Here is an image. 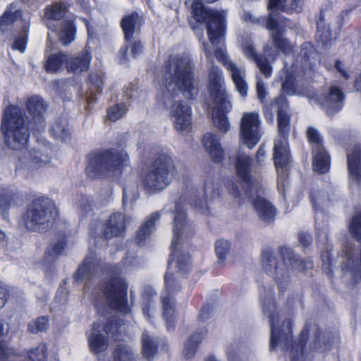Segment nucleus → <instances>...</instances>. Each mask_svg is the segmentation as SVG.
I'll list each match as a JSON object with an SVG mask.
<instances>
[{
  "label": "nucleus",
  "instance_id": "39448f33",
  "mask_svg": "<svg viewBox=\"0 0 361 361\" xmlns=\"http://www.w3.org/2000/svg\"><path fill=\"white\" fill-rule=\"evenodd\" d=\"M185 5L190 6L193 18L197 23L207 21V35L215 49L214 55L231 73L238 92L242 97H245L247 92V85L245 80V70L228 58L224 45L226 13L224 11L207 9L200 0H187Z\"/></svg>",
  "mask_w": 361,
  "mask_h": 361
},
{
  "label": "nucleus",
  "instance_id": "8fccbe9b",
  "mask_svg": "<svg viewBox=\"0 0 361 361\" xmlns=\"http://www.w3.org/2000/svg\"><path fill=\"white\" fill-rule=\"evenodd\" d=\"M126 111L127 109L125 104H115L109 108L107 112L108 118L112 121H116L126 114Z\"/></svg>",
  "mask_w": 361,
  "mask_h": 361
},
{
  "label": "nucleus",
  "instance_id": "4468645a",
  "mask_svg": "<svg viewBox=\"0 0 361 361\" xmlns=\"http://www.w3.org/2000/svg\"><path fill=\"white\" fill-rule=\"evenodd\" d=\"M240 140L249 148L255 146L262 137L261 121L256 112H245L240 121Z\"/></svg>",
  "mask_w": 361,
  "mask_h": 361
},
{
  "label": "nucleus",
  "instance_id": "bf43d9fd",
  "mask_svg": "<svg viewBox=\"0 0 361 361\" xmlns=\"http://www.w3.org/2000/svg\"><path fill=\"white\" fill-rule=\"evenodd\" d=\"M130 46L131 49L130 54L133 57L135 58L142 52L143 45L140 40H134L130 44Z\"/></svg>",
  "mask_w": 361,
  "mask_h": 361
},
{
  "label": "nucleus",
  "instance_id": "2eb2a0df",
  "mask_svg": "<svg viewBox=\"0 0 361 361\" xmlns=\"http://www.w3.org/2000/svg\"><path fill=\"white\" fill-rule=\"evenodd\" d=\"M49 157L43 154L40 151L34 150L29 153L26 158L20 159L16 166V173L25 178H29L34 175V171L49 164Z\"/></svg>",
  "mask_w": 361,
  "mask_h": 361
},
{
  "label": "nucleus",
  "instance_id": "09e8293b",
  "mask_svg": "<svg viewBox=\"0 0 361 361\" xmlns=\"http://www.w3.org/2000/svg\"><path fill=\"white\" fill-rule=\"evenodd\" d=\"M66 245V240L63 238L58 243L49 246L46 252V255L51 258H56L64 252Z\"/></svg>",
  "mask_w": 361,
  "mask_h": 361
},
{
  "label": "nucleus",
  "instance_id": "e433bc0d",
  "mask_svg": "<svg viewBox=\"0 0 361 361\" xmlns=\"http://www.w3.org/2000/svg\"><path fill=\"white\" fill-rule=\"evenodd\" d=\"M142 343L143 356L149 360H152L157 352V342L145 332L142 334Z\"/></svg>",
  "mask_w": 361,
  "mask_h": 361
},
{
  "label": "nucleus",
  "instance_id": "5fc2aeb1",
  "mask_svg": "<svg viewBox=\"0 0 361 361\" xmlns=\"http://www.w3.org/2000/svg\"><path fill=\"white\" fill-rule=\"evenodd\" d=\"M90 80L93 87L100 90L103 87V73L101 71L92 73L90 76Z\"/></svg>",
  "mask_w": 361,
  "mask_h": 361
},
{
  "label": "nucleus",
  "instance_id": "4be33fe9",
  "mask_svg": "<svg viewBox=\"0 0 361 361\" xmlns=\"http://www.w3.org/2000/svg\"><path fill=\"white\" fill-rule=\"evenodd\" d=\"M252 159L245 154H239L235 160V167L238 176L240 178L245 185L247 186L246 193H250L257 187L251 175V165Z\"/></svg>",
  "mask_w": 361,
  "mask_h": 361
},
{
  "label": "nucleus",
  "instance_id": "393cba45",
  "mask_svg": "<svg viewBox=\"0 0 361 361\" xmlns=\"http://www.w3.org/2000/svg\"><path fill=\"white\" fill-rule=\"evenodd\" d=\"M202 145L210 158L216 163L221 162L224 151L220 143V138L212 133H206L202 138Z\"/></svg>",
  "mask_w": 361,
  "mask_h": 361
},
{
  "label": "nucleus",
  "instance_id": "49530a36",
  "mask_svg": "<svg viewBox=\"0 0 361 361\" xmlns=\"http://www.w3.org/2000/svg\"><path fill=\"white\" fill-rule=\"evenodd\" d=\"M309 142L312 145V151L324 149L319 132L314 128H309L307 130Z\"/></svg>",
  "mask_w": 361,
  "mask_h": 361
},
{
  "label": "nucleus",
  "instance_id": "69168bd1",
  "mask_svg": "<svg viewBox=\"0 0 361 361\" xmlns=\"http://www.w3.org/2000/svg\"><path fill=\"white\" fill-rule=\"evenodd\" d=\"M298 239L300 243L304 247H307L312 243V237L308 233H300Z\"/></svg>",
  "mask_w": 361,
  "mask_h": 361
},
{
  "label": "nucleus",
  "instance_id": "473e14b6",
  "mask_svg": "<svg viewBox=\"0 0 361 361\" xmlns=\"http://www.w3.org/2000/svg\"><path fill=\"white\" fill-rule=\"evenodd\" d=\"M312 166L314 171L321 173L329 171L331 166L330 157L325 149L313 151Z\"/></svg>",
  "mask_w": 361,
  "mask_h": 361
},
{
  "label": "nucleus",
  "instance_id": "f704fd0d",
  "mask_svg": "<svg viewBox=\"0 0 361 361\" xmlns=\"http://www.w3.org/2000/svg\"><path fill=\"white\" fill-rule=\"evenodd\" d=\"M68 61V55L63 52L51 54L48 56L45 67L49 73H56L63 68L64 64L66 66Z\"/></svg>",
  "mask_w": 361,
  "mask_h": 361
},
{
  "label": "nucleus",
  "instance_id": "9d476101",
  "mask_svg": "<svg viewBox=\"0 0 361 361\" xmlns=\"http://www.w3.org/2000/svg\"><path fill=\"white\" fill-rule=\"evenodd\" d=\"M1 130L8 147L20 150L26 147L30 137L29 127L19 107L9 105L4 109Z\"/></svg>",
  "mask_w": 361,
  "mask_h": 361
},
{
  "label": "nucleus",
  "instance_id": "f03ea898",
  "mask_svg": "<svg viewBox=\"0 0 361 361\" xmlns=\"http://www.w3.org/2000/svg\"><path fill=\"white\" fill-rule=\"evenodd\" d=\"M130 266H137V260L133 257H127L121 265H116L104 271L101 259L90 255L79 267L74 279L78 283H85L84 294L91 295L97 309L109 305L126 314L130 311L127 302V284L116 276L126 272Z\"/></svg>",
  "mask_w": 361,
  "mask_h": 361
},
{
  "label": "nucleus",
  "instance_id": "c03bdc74",
  "mask_svg": "<svg viewBox=\"0 0 361 361\" xmlns=\"http://www.w3.org/2000/svg\"><path fill=\"white\" fill-rule=\"evenodd\" d=\"M51 133L56 138L65 140L69 134L66 121L63 120L62 121L54 123L51 128Z\"/></svg>",
  "mask_w": 361,
  "mask_h": 361
},
{
  "label": "nucleus",
  "instance_id": "aec40b11",
  "mask_svg": "<svg viewBox=\"0 0 361 361\" xmlns=\"http://www.w3.org/2000/svg\"><path fill=\"white\" fill-rule=\"evenodd\" d=\"M349 182L352 188L361 186V146L355 145L347 153Z\"/></svg>",
  "mask_w": 361,
  "mask_h": 361
},
{
  "label": "nucleus",
  "instance_id": "bb28decb",
  "mask_svg": "<svg viewBox=\"0 0 361 361\" xmlns=\"http://www.w3.org/2000/svg\"><path fill=\"white\" fill-rule=\"evenodd\" d=\"M252 204L261 221L267 223L274 219L276 209L269 201L258 196L253 200Z\"/></svg>",
  "mask_w": 361,
  "mask_h": 361
},
{
  "label": "nucleus",
  "instance_id": "a19ab883",
  "mask_svg": "<svg viewBox=\"0 0 361 361\" xmlns=\"http://www.w3.org/2000/svg\"><path fill=\"white\" fill-rule=\"evenodd\" d=\"M231 249V243L226 240H219L216 242L215 250L219 263L224 264Z\"/></svg>",
  "mask_w": 361,
  "mask_h": 361
},
{
  "label": "nucleus",
  "instance_id": "423d86ee",
  "mask_svg": "<svg viewBox=\"0 0 361 361\" xmlns=\"http://www.w3.org/2000/svg\"><path fill=\"white\" fill-rule=\"evenodd\" d=\"M267 27L271 32L274 46L285 54L284 69L281 72V89L288 95L300 94L295 82V78L311 75L317 61V53L310 42L304 43L299 52H293V45L282 37L278 23L269 16L267 20Z\"/></svg>",
  "mask_w": 361,
  "mask_h": 361
},
{
  "label": "nucleus",
  "instance_id": "a18cd8bd",
  "mask_svg": "<svg viewBox=\"0 0 361 361\" xmlns=\"http://www.w3.org/2000/svg\"><path fill=\"white\" fill-rule=\"evenodd\" d=\"M47 346L44 343H40L38 346L27 352V355L31 361H46Z\"/></svg>",
  "mask_w": 361,
  "mask_h": 361
},
{
  "label": "nucleus",
  "instance_id": "9b49d317",
  "mask_svg": "<svg viewBox=\"0 0 361 361\" xmlns=\"http://www.w3.org/2000/svg\"><path fill=\"white\" fill-rule=\"evenodd\" d=\"M173 160L167 154L158 157L141 177V184L146 192L154 194L171 184L176 176Z\"/></svg>",
  "mask_w": 361,
  "mask_h": 361
},
{
  "label": "nucleus",
  "instance_id": "412c9836",
  "mask_svg": "<svg viewBox=\"0 0 361 361\" xmlns=\"http://www.w3.org/2000/svg\"><path fill=\"white\" fill-rule=\"evenodd\" d=\"M29 20V18L23 16V11L16 2H12L5 9L0 18V31L5 32L14 23H18L23 27L24 21Z\"/></svg>",
  "mask_w": 361,
  "mask_h": 361
},
{
  "label": "nucleus",
  "instance_id": "774afa93",
  "mask_svg": "<svg viewBox=\"0 0 361 361\" xmlns=\"http://www.w3.org/2000/svg\"><path fill=\"white\" fill-rule=\"evenodd\" d=\"M266 154V151L264 149V145L262 144L259 147L257 152V159L259 163H261L263 161V158Z\"/></svg>",
  "mask_w": 361,
  "mask_h": 361
},
{
  "label": "nucleus",
  "instance_id": "1a4fd4ad",
  "mask_svg": "<svg viewBox=\"0 0 361 361\" xmlns=\"http://www.w3.org/2000/svg\"><path fill=\"white\" fill-rule=\"evenodd\" d=\"M280 252L283 262L279 264L271 251H263L262 266L264 271L278 283L279 288L283 289L290 280V269L287 267L288 265L293 270L302 271L311 269L313 267V263L311 260H300L289 247H283Z\"/></svg>",
  "mask_w": 361,
  "mask_h": 361
},
{
  "label": "nucleus",
  "instance_id": "5701e85b",
  "mask_svg": "<svg viewBox=\"0 0 361 361\" xmlns=\"http://www.w3.org/2000/svg\"><path fill=\"white\" fill-rule=\"evenodd\" d=\"M142 23V18L137 12H132L124 16L121 21V26L124 33L126 42L130 43L139 33Z\"/></svg>",
  "mask_w": 361,
  "mask_h": 361
},
{
  "label": "nucleus",
  "instance_id": "37998d69",
  "mask_svg": "<svg viewBox=\"0 0 361 361\" xmlns=\"http://www.w3.org/2000/svg\"><path fill=\"white\" fill-rule=\"evenodd\" d=\"M13 197V192L6 188H0V209L5 218V212L8 209Z\"/></svg>",
  "mask_w": 361,
  "mask_h": 361
},
{
  "label": "nucleus",
  "instance_id": "3c124183",
  "mask_svg": "<svg viewBox=\"0 0 361 361\" xmlns=\"http://www.w3.org/2000/svg\"><path fill=\"white\" fill-rule=\"evenodd\" d=\"M138 189L136 185L128 187L124 185L123 190V204L126 205L128 203L135 202L138 198Z\"/></svg>",
  "mask_w": 361,
  "mask_h": 361
},
{
  "label": "nucleus",
  "instance_id": "e2e57ef3",
  "mask_svg": "<svg viewBox=\"0 0 361 361\" xmlns=\"http://www.w3.org/2000/svg\"><path fill=\"white\" fill-rule=\"evenodd\" d=\"M226 188L229 193L234 197L239 196L240 192L237 183L233 180H228L226 183Z\"/></svg>",
  "mask_w": 361,
  "mask_h": 361
},
{
  "label": "nucleus",
  "instance_id": "ddd939ff",
  "mask_svg": "<svg viewBox=\"0 0 361 361\" xmlns=\"http://www.w3.org/2000/svg\"><path fill=\"white\" fill-rule=\"evenodd\" d=\"M58 214V209L52 200L39 197L27 206L23 216V223L27 230L42 231L45 225L55 220Z\"/></svg>",
  "mask_w": 361,
  "mask_h": 361
},
{
  "label": "nucleus",
  "instance_id": "cd10ccee",
  "mask_svg": "<svg viewBox=\"0 0 361 361\" xmlns=\"http://www.w3.org/2000/svg\"><path fill=\"white\" fill-rule=\"evenodd\" d=\"M160 217V212H154L140 226L135 237V242L138 245H143L149 238L155 229L156 222Z\"/></svg>",
  "mask_w": 361,
  "mask_h": 361
},
{
  "label": "nucleus",
  "instance_id": "de8ad7c7",
  "mask_svg": "<svg viewBox=\"0 0 361 361\" xmlns=\"http://www.w3.org/2000/svg\"><path fill=\"white\" fill-rule=\"evenodd\" d=\"M49 326V320L46 317H40L32 320L28 324V330L33 334L45 331Z\"/></svg>",
  "mask_w": 361,
  "mask_h": 361
},
{
  "label": "nucleus",
  "instance_id": "6e6d98bb",
  "mask_svg": "<svg viewBox=\"0 0 361 361\" xmlns=\"http://www.w3.org/2000/svg\"><path fill=\"white\" fill-rule=\"evenodd\" d=\"M322 261V269L327 274H330L332 271L331 266L333 264V260L330 257L329 251L323 252L321 255Z\"/></svg>",
  "mask_w": 361,
  "mask_h": 361
},
{
  "label": "nucleus",
  "instance_id": "f8f14e48",
  "mask_svg": "<svg viewBox=\"0 0 361 361\" xmlns=\"http://www.w3.org/2000/svg\"><path fill=\"white\" fill-rule=\"evenodd\" d=\"M131 171L128 154L118 149L107 150L90 157L86 166V173L91 177L100 173L118 176Z\"/></svg>",
  "mask_w": 361,
  "mask_h": 361
},
{
  "label": "nucleus",
  "instance_id": "6e6552de",
  "mask_svg": "<svg viewBox=\"0 0 361 361\" xmlns=\"http://www.w3.org/2000/svg\"><path fill=\"white\" fill-rule=\"evenodd\" d=\"M278 106L279 137L274 142V161L278 173V189L281 193L285 190L288 183V164L290 161V152L288 143L290 115L288 105L284 96H279L271 104V107Z\"/></svg>",
  "mask_w": 361,
  "mask_h": 361
},
{
  "label": "nucleus",
  "instance_id": "b1692460",
  "mask_svg": "<svg viewBox=\"0 0 361 361\" xmlns=\"http://www.w3.org/2000/svg\"><path fill=\"white\" fill-rule=\"evenodd\" d=\"M125 230V217L119 212L112 214L103 225V234L107 239L121 235Z\"/></svg>",
  "mask_w": 361,
  "mask_h": 361
},
{
  "label": "nucleus",
  "instance_id": "7ed1b4c3",
  "mask_svg": "<svg viewBox=\"0 0 361 361\" xmlns=\"http://www.w3.org/2000/svg\"><path fill=\"white\" fill-rule=\"evenodd\" d=\"M186 199H188V204L200 212L205 214L208 212L206 202L203 199H200L195 193L187 197H180L176 204L171 245V253L165 274V290L161 295L163 317L169 331L174 329L176 310L173 295L180 289V284L176 281L177 276H174V274L176 270L182 274L187 273L190 270V256L182 250L185 240L191 235L193 231L192 225L187 220L183 207Z\"/></svg>",
  "mask_w": 361,
  "mask_h": 361
},
{
  "label": "nucleus",
  "instance_id": "864d4df0",
  "mask_svg": "<svg viewBox=\"0 0 361 361\" xmlns=\"http://www.w3.org/2000/svg\"><path fill=\"white\" fill-rule=\"evenodd\" d=\"M77 209L80 215L85 216L88 214L92 209L89 200L85 197H82L77 204Z\"/></svg>",
  "mask_w": 361,
  "mask_h": 361
},
{
  "label": "nucleus",
  "instance_id": "c756f323",
  "mask_svg": "<svg viewBox=\"0 0 361 361\" xmlns=\"http://www.w3.org/2000/svg\"><path fill=\"white\" fill-rule=\"evenodd\" d=\"M338 197V191L334 188L329 191L314 190L310 195V199L314 209H319L320 207L326 205L329 202L336 200Z\"/></svg>",
  "mask_w": 361,
  "mask_h": 361
},
{
  "label": "nucleus",
  "instance_id": "58836bf2",
  "mask_svg": "<svg viewBox=\"0 0 361 361\" xmlns=\"http://www.w3.org/2000/svg\"><path fill=\"white\" fill-rule=\"evenodd\" d=\"M114 361H134L132 349L124 343L117 345L114 350Z\"/></svg>",
  "mask_w": 361,
  "mask_h": 361
},
{
  "label": "nucleus",
  "instance_id": "2f4dec72",
  "mask_svg": "<svg viewBox=\"0 0 361 361\" xmlns=\"http://www.w3.org/2000/svg\"><path fill=\"white\" fill-rule=\"evenodd\" d=\"M58 35L60 42L68 46L75 39L76 26L72 20H65L60 23Z\"/></svg>",
  "mask_w": 361,
  "mask_h": 361
},
{
  "label": "nucleus",
  "instance_id": "c85d7f7f",
  "mask_svg": "<svg viewBox=\"0 0 361 361\" xmlns=\"http://www.w3.org/2000/svg\"><path fill=\"white\" fill-rule=\"evenodd\" d=\"M26 106L28 112L32 116L34 122L40 127H43L42 114L46 109V105L42 99L37 95L32 96L27 98Z\"/></svg>",
  "mask_w": 361,
  "mask_h": 361
},
{
  "label": "nucleus",
  "instance_id": "0eeeda50",
  "mask_svg": "<svg viewBox=\"0 0 361 361\" xmlns=\"http://www.w3.org/2000/svg\"><path fill=\"white\" fill-rule=\"evenodd\" d=\"M202 47L208 63V89L212 100L210 108L213 122L220 131L226 133L230 128L226 114L231 111L232 105L226 93L224 73L219 66L214 64L211 46L203 41Z\"/></svg>",
  "mask_w": 361,
  "mask_h": 361
},
{
  "label": "nucleus",
  "instance_id": "052dcab7",
  "mask_svg": "<svg viewBox=\"0 0 361 361\" xmlns=\"http://www.w3.org/2000/svg\"><path fill=\"white\" fill-rule=\"evenodd\" d=\"M212 313V308L209 305L202 307L198 315V321L201 322H206L210 317Z\"/></svg>",
  "mask_w": 361,
  "mask_h": 361
},
{
  "label": "nucleus",
  "instance_id": "ea45409f",
  "mask_svg": "<svg viewBox=\"0 0 361 361\" xmlns=\"http://www.w3.org/2000/svg\"><path fill=\"white\" fill-rule=\"evenodd\" d=\"M66 9L64 3H56L47 8L45 15L49 19L59 20L65 16Z\"/></svg>",
  "mask_w": 361,
  "mask_h": 361
},
{
  "label": "nucleus",
  "instance_id": "a878e982",
  "mask_svg": "<svg viewBox=\"0 0 361 361\" xmlns=\"http://www.w3.org/2000/svg\"><path fill=\"white\" fill-rule=\"evenodd\" d=\"M91 60L92 55L90 52L87 49L83 50L72 57L68 56L66 68L69 72L74 73L86 71L90 67Z\"/></svg>",
  "mask_w": 361,
  "mask_h": 361
},
{
  "label": "nucleus",
  "instance_id": "f257e3e1",
  "mask_svg": "<svg viewBox=\"0 0 361 361\" xmlns=\"http://www.w3.org/2000/svg\"><path fill=\"white\" fill-rule=\"evenodd\" d=\"M194 67L188 53L172 51L161 70L157 105L170 111L173 126L181 133H186L191 128L192 111L178 99V92L191 99L198 94V87L193 81Z\"/></svg>",
  "mask_w": 361,
  "mask_h": 361
},
{
  "label": "nucleus",
  "instance_id": "4c0bfd02",
  "mask_svg": "<svg viewBox=\"0 0 361 361\" xmlns=\"http://www.w3.org/2000/svg\"><path fill=\"white\" fill-rule=\"evenodd\" d=\"M30 27V22L28 20L24 21L23 27L20 33L15 38L13 44V49L18 50L23 53L26 49L27 42V33Z\"/></svg>",
  "mask_w": 361,
  "mask_h": 361
},
{
  "label": "nucleus",
  "instance_id": "72a5a7b5",
  "mask_svg": "<svg viewBox=\"0 0 361 361\" xmlns=\"http://www.w3.org/2000/svg\"><path fill=\"white\" fill-rule=\"evenodd\" d=\"M304 0H269V10H282L286 11H300Z\"/></svg>",
  "mask_w": 361,
  "mask_h": 361
},
{
  "label": "nucleus",
  "instance_id": "a211bd4d",
  "mask_svg": "<svg viewBox=\"0 0 361 361\" xmlns=\"http://www.w3.org/2000/svg\"><path fill=\"white\" fill-rule=\"evenodd\" d=\"M111 323L104 326L100 322H94L91 330L87 332L90 349L94 354L103 352L108 348L109 341L102 332L109 334L111 331Z\"/></svg>",
  "mask_w": 361,
  "mask_h": 361
},
{
  "label": "nucleus",
  "instance_id": "79ce46f5",
  "mask_svg": "<svg viewBox=\"0 0 361 361\" xmlns=\"http://www.w3.org/2000/svg\"><path fill=\"white\" fill-rule=\"evenodd\" d=\"M350 235L359 241H361V212L355 214L348 224Z\"/></svg>",
  "mask_w": 361,
  "mask_h": 361
},
{
  "label": "nucleus",
  "instance_id": "dca6fc26",
  "mask_svg": "<svg viewBox=\"0 0 361 361\" xmlns=\"http://www.w3.org/2000/svg\"><path fill=\"white\" fill-rule=\"evenodd\" d=\"M357 256V250L352 243H347L338 257L341 259L342 271L345 273L350 272L355 281L357 278H361V250L359 259Z\"/></svg>",
  "mask_w": 361,
  "mask_h": 361
},
{
  "label": "nucleus",
  "instance_id": "c9c22d12",
  "mask_svg": "<svg viewBox=\"0 0 361 361\" xmlns=\"http://www.w3.org/2000/svg\"><path fill=\"white\" fill-rule=\"evenodd\" d=\"M317 25V33L323 43H327L334 37V35L329 25L326 24V14L323 11L320 13Z\"/></svg>",
  "mask_w": 361,
  "mask_h": 361
},
{
  "label": "nucleus",
  "instance_id": "338daca9",
  "mask_svg": "<svg viewBox=\"0 0 361 361\" xmlns=\"http://www.w3.org/2000/svg\"><path fill=\"white\" fill-rule=\"evenodd\" d=\"M243 20L247 23L257 24L259 22V18L254 17L250 13L245 12L242 16Z\"/></svg>",
  "mask_w": 361,
  "mask_h": 361
},
{
  "label": "nucleus",
  "instance_id": "603ef678",
  "mask_svg": "<svg viewBox=\"0 0 361 361\" xmlns=\"http://www.w3.org/2000/svg\"><path fill=\"white\" fill-rule=\"evenodd\" d=\"M142 312L144 316L149 321L154 317L155 312L154 304L151 299H146L142 302Z\"/></svg>",
  "mask_w": 361,
  "mask_h": 361
},
{
  "label": "nucleus",
  "instance_id": "680f3d73",
  "mask_svg": "<svg viewBox=\"0 0 361 361\" xmlns=\"http://www.w3.org/2000/svg\"><path fill=\"white\" fill-rule=\"evenodd\" d=\"M335 68L342 77L345 79L349 78L348 68L342 61L337 60L335 63Z\"/></svg>",
  "mask_w": 361,
  "mask_h": 361
},
{
  "label": "nucleus",
  "instance_id": "4d7b16f0",
  "mask_svg": "<svg viewBox=\"0 0 361 361\" xmlns=\"http://www.w3.org/2000/svg\"><path fill=\"white\" fill-rule=\"evenodd\" d=\"M7 332L5 329L4 324L0 322V336ZM10 349L7 348L6 344L0 342V359L6 358L11 355Z\"/></svg>",
  "mask_w": 361,
  "mask_h": 361
},
{
  "label": "nucleus",
  "instance_id": "7c9ffc66",
  "mask_svg": "<svg viewBox=\"0 0 361 361\" xmlns=\"http://www.w3.org/2000/svg\"><path fill=\"white\" fill-rule=\"evenodd\" d=\"M207 331L204 327L199 329L186 341L184 345L183 353L186 357H192L197 351L199 344L203 341Z\"/></svg>",
  "mask_w": 361,
  "mask_h": 361
},
{
  "label": "nucleus",
  "instance_id": "0e129e2a",
  "mask_svg": "<svg viewBox=\"0 0 361 361\" xmlns=\"http://www.w3.org/2000/svg\"><path fill=\"white\" fill-rule=\"evenodd\" d=\"M8 295L7 286L0 283V310L4 306Z\"/></svg>",
  "mask_w": 361,
  "mask_h": 361
},
{
  "label": "nucleus",
  "instance_id": "f3484780",
  "mask_svg": "<svg viewBox=\"0 0 361 361\" xmlns=\"http://www.w3.org/2000/svg\"><path fill=\"white\" fill-rule=\"evenodd\" d=\"M317 99L326 114L333 115L343 109L345 94L340 87L331 86L326 92L319 95Z\"/></svg>",
  "mask_w": 361,
  "mask_h": 361
},
{
  "label": "nucleus",
  "instance_id": "6ab92c4d",
  "mask_svg": "<svg viewBox=\"0 0 361 361\" xmlns=\"http://www.w3.org/2000/svg\"><path fill=\"white\" fill-rule=\"evenodd\" d=\"M240 44L245 56L255 62L261 73L266 78H270L272 74V67L266 58L257 54L250 36L242 37Z\"/></svg>",
  "mask_w": 361,
  "mask_h": 361
},
{
  "label": "nucleus",
  "instance_id": "13d9d810",
  "mask_svg": "<svg viewBox=\"0 0 361 361\" xmlns=\"http://www.w3.org/2000/svg\"><path fill=\"white\" fill-rule=\"evenodd\" d=\"M256 90L259 99L261 101V102H263L267 97V92L265 84L259 78H257Z\"/></svg>",
  "mask_w": 361,
  "mask_h": 361
},
{
  "label": "nucleus",
  "instance_id": "20e7f679",
  "mask_svg": "<svg viewBox=\"0 0 361 361\" xmlns=\"http://www.w3.org/2000/svg\"><path fill=\"white\" fill-rule=\"evenodd\" d=\"M260 300L264 315L269 318L271 326L270 349L277 348L288 350L290 347L291 361H307L308 353L324 352L331 348L333 343L338 341L337 337L330 341L328 336L321 332L317 326H305L301 331L298 341H292L291 322L289 319L283 317L281 310L276 307L272 293L269 291L267 295L260 293Z\"/></svg>",
  "mask_w": 361,
  "mask_h": 361
}]
</instances>
